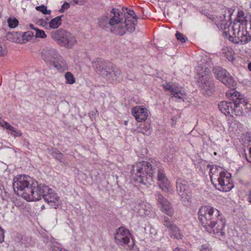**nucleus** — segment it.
<instances>
[{"mask_svg": "<svg viewBox=\"0 0 251 251\" xmlns=\"http://www.w3.org/2000/svg\"><path fill=\"white\" fill-rule=\"evenodd\" d=\"M137 19L135 12L126 8V31L130 33L135 31Z\"/></svg>", "mask_w": 251, "mask_h": 251, "instance_id": "20", "label": "nucleus"}, {"mask_svg": "<svg viewBox=\"0 0 251 251\" xmlns=\"http://www.w3.org/2000/svg\"><path fill=\"white\" fill-rule=\"evenodd\" d=\"M70 7V4L69 3H67V2H65L64 3L62 6V9L63 10H66V9H68Z\"/></svg>", "mask_w": 251, "mask_h": 251, "instance_id": "41", "label": "nucleus"}, {"mask_svg": "<svg viewBox=\"0 0 251 251\" xmlns=\"http://www.w3.org/2000/svg\"><path fill=\"white\" fill-rule=\"evenodd\" d=\"M126 245H127L128 249L130 251H139L138 249L135 246L133 236L130 232L129 230L126 229Z\"/></svg>", "mask_w": 251, "mask_h": 251, "instance_id": "25", "label": "nucleus"}, {"mask_svg": "<svg viewBox=\"0 0 251 251\" xmlns=\"http://www.w3.org/2000/svg\"><path fill=\"white\" fill-rule=\"evenodd\" d=\"M114 238L116 243L120 245H124L126 243V227L121 226L116 230Z\"/></svg>", "mask_w": 251, "mask_h": 251, "instance_id": "24", "label": "nucleus"}, {"mask_svg": "<svg viewBox=\"0 0 251 251\" xmlns=\"http://www.w3.org/2000/svg\"><path fill=\"white\" fill-rule=\"evenodd\" d=\"M246 159L249 162L251 163V148H250V151H249V157L247 156Z\"/></svg>", "mask_w": 251, "mask_h": 251, "instance_id": "42", "label": "nucleus"}, {"mask_svg": "<svg viewBox=\"0 0 251 251\" xmlns=\"http://www.w3.org/2000/svg\"><path fill=\"white\" fill-rule=\"evenodd\" d=\"M131 174V179L135 183L146 185L150 184L148 179L151 180L154 174L157 171V180L159 187L165 193H172V187L165 176L164 171L157 169L155 166H152L150 162H139L132 166H128Z\"/></svg>", "mask_w": 251, "mask_h": 251, "instance_id": "1", "label": "nucleus"}, {"mask_svg": "<svg viewBox=\"0 0 251 251\" xmlns=\"http://www.w3.org/2000/svg\"><path fill=\"white\" fill-rule=\"evenodd\" d=\"M220 110L226 115H230L233 116V114L235 115V109L234 107V102H228L226 101H222L218 104Z\"/></svg>", "mask_w": 251, "mask_h": 251, "instance_id": "22", "label": "nucleus"}, {"mask_svg": "<svg viewBox=\"0 0 251 251\" xmlns=\"http://www.w3.org/2000/svg\"><path fill=\"white\" fill-rule=\"evenodd\" d=\"M64 77L67 84L72 85L75 82V77L71 72H66L64 75Z\"/></svg>", "mask_w": 251, "mask_h": 251, "instance_id": "28", "label": "nucleus"}, {"mask_svg": "<svg viewBox=\"0 0 251 251\" xmlns=\"http://www.w3.org/2000/svg\"><path fill=\"white\" fill-rule=\"evenodd\" d=\"M155 196L161 211L170 217L172 216L174 214V209L169 201L160 193H157Z\"/></svg>", "mask_w": 251, "mask_h": 251, "instance_id": "17", "label": "nucleus"}, {"mask_svg": "<svg viewBox=\"0 0 251 251\" xmlns=\"http://www.w3.org/2000/svg\"><path fill=\"white\" fill-rule=\"evenodd\" d=\"M207 167L209 169V174L211 181L213 184H216L220 177L224 175L226 172L223 168L218 165L208 164Z\"/></svg>", "mask_w": 251, "mask_h": 251, "instance_id": "19", "label": "nucleus"}, {"mask_svg": "<svg viewBox=\"0 0 251 251\" xmlns=\"http://www.w3.org/2000/svg\"><path fill=\"white\" fill-rule=\"evenodd\" d=\"M4 240V233L2 229L0 227V242H3Z\"/></svg>", "mask_w": 251, "mask_h": 251, "instance_id": "38", "label": "nucleus"}, {"mask_svg": "<svg viewBox=\"0 0 251 251\" xmlns=\"http://www.w3.org/2000/svg\"><path fill=\"white\" fill-rule=\"evenodd\" d=\"M173 251H184V250L182 248L176 247L174 249Z\"/></svg>", "mask_w": 251, "mask_h": 251, "instance_id": "45", "label": "nucleus"}, {"mask_svg": "<svg viewBox=\"0 0 251 251\" xmlns=\"http://www.w3.org/2000/svg\"><path fill=\"white\" fill-rule=\"evenodd\" d=\"M7 23L9 27L14 28L18 26L19 21L14 17H9L7 19Z\"/></svg>", "mask_w": 251, "mask_h": 251, "instance_id": "30", "label": "nucleus"}, {"mask_svg": "<svg viewBox=\"0 0 251 251\" xmlns=\"http://www.w3.org/2000/svg\"><path fill=\"white\" fill-rule=\"evenodd\" d=\"M33 35L34 33L32 31H28L25 32L22 36L23 39L26 41H30L32 38Z\"/></svg>", "mask_w": 251, "mask_h": 251, "instance_id": "33", "label": "nucleus"}, {"mask_svg": "<svg viewBox=\"0 0 251 251\" xmlns=\"http://www.w3.org/2000/svg\"><path fill=\"white\" fill-rule=\"evenodd\" d=\"M214 185L217 189L221 191H229L233 187L231 179L230 174L226 171L224 175L221 176L219 179L216 182V184H214Z\"/></svg>", "mask_w": 251, "mask_h": 251, "instance_id": "15", "label": "nucleus"}, {"mask_svg": "<svg viewBox=\"0 0 251 251\" xmlns=\"http://www.w3.org/2000/svg\"><path fill=\"white\" fill-rule=\"evenodd\" d=\"M198 215L199 221L205 230L223 235L226 221L218 210L209 205L202 206Z\"/></svg>", "mask_w": 251, "mask_h": 251, "instance_id": "3", "label": "nucleus"}, {"mask_svg": "<svg viewBox=\"0 0 251 251\" xmlns=\"http://www.w3.org/2000/svg\"><path fill=\"white\" fill-rule=\"evenodd\" d=\"M248 201L251 204V190L250 191L248 195Z\"/></svg>", "mask_w": 251, "mask_h": 251, "instance_id": "46", "label": "nucleus"}, {"mask_svg": "<svg viewBox=\"0 0 251 251\" xmlns=\"http://www.w3.org/2000/svg\"><path fill=\"white\" fill-rule=\"evenodd\" d=\"M141 128H140L139 130H138V131L139 132H141L142 133H143L144 134H146V135H148L150 133V130H147L145 132H144V131H142V130H140Z\"/></svg>", "mask_w": 251, "mask_h": 251, "instance_id": "44", "label": "nucleus"}, {"mask_svg": "<svg viewBox=\"0 0 251 251\" xmlns=\"http://www.w3.org/2000/svg\"><path fill=\"white\" fill-rule=\"evenodd\" d=\"M163 224L165 226L169 231L176 225H174L171 219L167 217H164V220L162 222Z\"/></svg>", "mask_w": 251, "mask_h": 251, "instance_id": "29", "label": "nucleus"}, {"mask_svg": "<svg viewBox=\"0 0 251 251\" xmlns=\"http://www.w3.org/2000/svg\"><path fill=\"white\" fill-rule=\"evenodd\" d=\"M86 1V0H74V2L79 5L83 4Z\"/></svg>", "mask_w": 251, "mask_h": 251, "instance_id": "39", "label": "nucleus"}, {"mask_svg": "<svg viewBox=\"0 0 251 251\" xmlns=\"http://www.w3.org/2000/svg\"><path fill=\"white\" fill-rule=\"evenodd\" d=\"M43 197L50 206L56 209L61 204V201L54 191L47 186Z\"/></svg>", "mask_w": 251, "mask_h": 251, "instance_id": "16", "label": "nucleus"}, {"mask_svg": "<svg viewBox=\"0 0 251 251\" xmlns=\"http://www.w3.org/2000/svg\"><path fill=\"white\" fill-rule=\"evenodd\" d=\"M42 59L59 71L68 69V64L59 51L52 48H44L41 53Z\"/></svg>", "mask_w": 251, "mask_h": 251, "instance_id": "4", "label": "nucleus"}, {"mask_svg": "<svg viewBox=\"0 0 251 251\" xmlns=\"http://www.w3.org/2000/svg\"><path fill=\"white\" fill-rule=\"evenodd\" d=\"M176 37L177 39L182 43H184L186 41L185 38L183 34L178 31H177L176 34Z\"/></svg>", "mask_w": 251, "mask_h": 251, "instance_id": "35", "label": "nucleus"}, {"mask_svg": "<svg viewBox=\"0 0 251 251\" xmlns=\"http://www.w3.org/2000/svg\"><path fill=\"white\" fill-rule=\"evenodd\" d=\"M52 156L60 161L63 159V154L59 151H54L52 153Z\"/></svg>", "mask_w": 251, "mask_h": 251, "instance_id": "34", "label": "nucleus"}, {"mask_svg": "<svg viewBox=\"0 0 251 251\" xmlns=\"http://www.w3.org/2000/svg\"><path fill=\"white\" fill-rule=\"evenodd\" d=\"M92 65L95 71L105 79H109L112 76L113 70L107 61L98 58L92 62Z\"/></svg>", "mask_w": 251, "mask_h": 251, "instance_id": "11", "label": "nucleus"}, {"mask_svg": "<svg viewBox=\"0 0 251 251\" xmlns=\"http://www.w3.org/2000/svg\"><path fill=\"white\" fill-rule=\"evenodd\" d=\"M0 125L4 127L7 130L8 133L11 134L14 138H16L17 137H21L22 136L23 134L20 130L15 128L13 126H12L10 124L7 123L6 121L2 120L0 122Z\"/></svg>", "mask_w": 251, "mask_h": 251, "instance_id": "23", "label": "nucleus"}, {"mask_svg": "<svg viewBox=\"0 0 251 251\" xmlns=\"http://www.w3.org/2000/svg\"><path fill=\"white\" fill-rule=\"evenodd\" d=\"M62 251H68L65 250V249H63Z\"/></svg>", "mask_w": 251, "mask_h": 251, "instance_id": "50", "label": "nucleus"}, {"mask_svg": "<svg viewBox=\"0 0 251 251\" xmlns=\"http://www.w3.org/2000/svg\"><path fill=\"white\" fill-rule=\"evenodd\" d=\"M198 83L201 89L207 95H211L214 91V84L210 75V71L207 67L198 66L197 68Z\"/></svg>", "mask_w": 251, "mask_h": 251, "instance_id": "6", "label": "nucleus"}, {"mask_svg": "<svg viewBox=\"0 0 251 251\" xmlns=\"http://www.w3.org/2000/svg\"><path fill=\"white\" fill-rule=\"evenodd\" d=\"M6 53V51L3 48L0 46V56H4Z\"/></svg>", "mask_w": 251, "mask_h": 251, "instance_id": "37", "label": "nucleus"}, {"mask_svg": "<svg viewBox=\"0 0 251 251\" xmlns=\"http://www.w3.org/2000/svg\"><path fill=\"white\" fill-rule=\"evenodd\" d=\"M47 186L39 184L36 181L31 182L27 191L23 197L27 201H35L41 200L44 195Z\"/></svg>", "mask_w": 251, "mask_h": 251, "instance_id": "9", "label": "nucleus"}, {"mask_svg": "<svg viewBox=\"0 0 251 251\" xmlns=\"http://www.w3.org/2000/svg\"><path fill=\"white\" fill-rule=\"evenodd\" d=\"M226 97L234 101L235 109V115H240L244 113H248L251 109V105L246 100L242 98L240 93L235 89H230L226 93Z\"/></svg>", "mask_w": 251, "mask_h": 251, "instance_id": "8", "label": "nucleus"}, {"mask_svg": "<svg viewBox=\"0 0 251 251\" xmlns=\"http://www.w3.org/2000/svg\"><path fill=\"white\" fill-rule=\"evenodd\" d=\"M131 113L138 122L145 121L148 118L147 109L140 106H136L131 109Z\"/></svg>", "mask_w": 251, "mask_h": 251, "instance_id": "21", "label": "nucleus"}, {"mask_svg": "<svg viewBox=\"0 0 251 251\" xmlns=\"http://www.w3.org/2000/svg\"><path fill=\"white\" fill-rule=\"evenodd\" d=\"M176 191L180 197L182 202L190 201L192 195L189 190V185L187 181L182 178L177 179L176 183Z\"/></svg>", "mask_w": 251, "mask_h": 251, "instance_id": "13", "label": "nucleus"}, {"mask_svg": "<svg viewBox=\"0 0 251 251\" xmlns=\"http://www.w3.org/2000/svg\"><path fill=\"white\" fill-rule=\"evenodd\" d=\"M33 180L26 175H20L14 179L13 188L15 192L22 198L25 196Z\"/></svg>", "mask_w": 251, "mask_h": 251, "instance_id": "10", "label": "nucleus"}, {"mask_svg": "<svg viewBox=\"0 0 251 251\" xmlns=\"http://www.w3.org/2000/svg\"><path fill=\"white\" fill-rule=\"evenodd\" d=\"M221 28L223 35L235 44L244 45L251 41V15L243 11H238L236 22L230 25L224 22Z\"/></svg>", "mask_w": 251, "mask_h": 251, "instance_id": "2", "label": "nucleus"}, {"mask_svg": "<svg viewBox=\"0 0 251 251\" xmlns=\"http://www.w3.org/2000/svg\"><path fill=\"white\" fill-rule=\"evenodd\" d=\"M248 69L250 71H251V62L248 64Z\"/></svg>", "mask_w": 251, "mask_h": 251, "instance_id": "49", "label": "nucleus"}, {"mask_svg": "<svg viewBox=\"0 0 251 251\" xmlns=\"http://www.w3.org/2000/svg\"><path fill=\"white\" fill-rule=\"evenodd\" d=\"M150 234H154V235L156 234V231H155V229L154 228H151L150 230Z\"/></svg>", "mask_w": 251, "mask_h": 251, "instance_id": "43", "label": "nucleus"}, {"mask_svg": "<svg viewBox=\"0 0 251 251\" xmlns=\"http://www.w3.org/2000/svg\"><path fill=\"white\" fill-rule=\"evenodd\" d=\"M29 26H30V27L31 28H32V29H34V30H35V29H36V27H34L33 25V24H30V25H29Z\"/></svg>", "mask_w": 251, "mask_h": 251, "instance_id": "48", "label": "nucleus"}, {"mask_svg": "<svg viewBox=\"0 0 251 251\" xmlns=\"http://www.w3.org/2000/svg\"><path fill=\"white\" fill-rule=\"evenodd\" d=\"M102 19L108 21L111 31L114 34L123 35L126 32V20L123 21L122 13L120 10L113 8L108 16L103 17Z\"/></svg>", "mask_w": 251, "mask_h": 251, "instance_id": "5", "label": "nucleus"}, {"mask_svg": "<svg viewBox=\"0 0 251 251\" xmlns=\"http://www.w3.org/2000/svg\"><path fill=\"white\" fill-rule=\"evenodd\" d=\"M169 232L172 237L177 239H182L183 236L182 232L176 225L172 228Z\"/></svg>", "mask_w": 251, "mask_h": 251, "instance_id": "27", "label": "nucleus"}, {"mask_svg": "<svg viewBox=\"0 0 251 251\" xmlns=\"http://www.w3.org/2000/svg\"><path fill=\"white\" fill-rule=\"evenodd\" d=\"M36 9L45 15H49L51 13V11L47 9V6L44 5L36 7Z\"/></svg>", "mask_w": 251, "mask_h": 251, "instance_id": "31", "label": "nucleus"}, {"mask_svg": "<svg viewBox=\"0 0 251 251\" xmlns=\"http://www.w3.org/2000/svg\"><path fill=\"white\" fill-rule=\"evenodd\" d=\"M36 31L35 37L37 38H46L47 37V34L45 31L43 30L40 29L38 28L35 29Z\"/></svg>", "mask_w": 251, "mask_h": 251, "instance_id": "32", "label": "nucleus"}, {"mask_svg": "<svg viewBox=\"0 0 251 251\" xmlns=\"http://www.w3.org/2000/svg\"><path fill=\"white\" fill-rule=\"evenodd\" d=\"M163 86L166 92H170L171 95L177 99L182 100L183 101V99L186 96L185 93L182 91L181 88L175 84L166 82L163 85Z\"/></svg>", "mask_w": 251, "mask_h": 251, "instance_id": "18", "label": "nucleus"}, {"mask_svg": "<svg viewBox=\"0 0 251 251\" xmlns=\"http://www.w3.org/2000/svg\"><path fill=\"white\" fill-rule=\"evenodd\" d=\"M52 38L60 46L71 49L77 44L75 37L70 32L59 29L51 33Z\"/></svg>", "mask_w": 251, "mask_h": 251, "instance_id": "7", "label": "nucleus"}, {"mask_svg": "<svg viewBox=\"0 0 251 251\" xmlns=\"http://www.w3.org/2000/svg\"><path fill=\"white\" fill-rule=\"evenodd\" d=\"M213 71L215 77L225 85L229 87L235 86V81L225 69L219 66H215L213 68Z\"/></svg>", "mask_w": 251, "mask_h": 251, "instance_id": "12", "label": "nucleus"}, {"mask_svg": "<svg viewBox=\"0 0 251 251\" xmlns=\"http://www.w3.org/2000/svg\"><path fill=\"white\" fill-rule=\"evenodd\" d=\"M131 207L140 216L151 217L153 215L152 207L151 204L144 201H139L137 203H132Z\"/></svg>", "mask_w": 251, "mask_h": 251, "instance_id": "14", "label": "nucleus"}, {"mask_svg": "<svg viewBox=\"0 0 251 251\" xmlns=\"http://www.w3.org/2000/svg\"><path fill=\"white\" fill-rule=\"evenodd\" d=\"M63 16V15H61L51 20L49 23V26L50 28L52 29L57 28L61 25L62 18Z\"/></svg>", "mask_w": 251, "mask_h": 251, "instance_id": "26", "label": "nucleus"}, {"mask_svg": "<svg viewBox=\"0 0 251 251\" xmlns=\"http://www.w3.org/2000/svg\"><path fill=\"white\" fill-rule=\"evenodd\" d=\"M200 251H211V249L208 244H204L201 246Z\"/></svg>", "mask_w": 251, "mask_h": 251, "instance_id": "36", "label": "nucleus"}, {"mask_svg": "<svg viewBox=\"0 0 251 251\" xmlns=\"http://www.w3.org/2000/svg\"><path fill=\"white\" fill-rule=\"evenodd\" d=\"M250 133H247L246 134V137L247 138L248 137L249 139H247V140L249 141V142H251V137H250Z\"/></svg>", "mask_w": 251, "mask_h": 251, "instance_id": "47", "label": "nucleus"}, {"mask_svg": "<svg viewBox=\"0 0 251 251\" xmlns=\"http://www.w3.org/2000/svg\"><path fill=\"white\" fill-rule=\"evenodd\" d=\"M63 249H61L59 247L57 246H52L51 249V251H62Z\"/></svg>", "mask_w": 251, "mask_h": 251, "instance_id": "40", "label": "nucleus"}]
</instances>
